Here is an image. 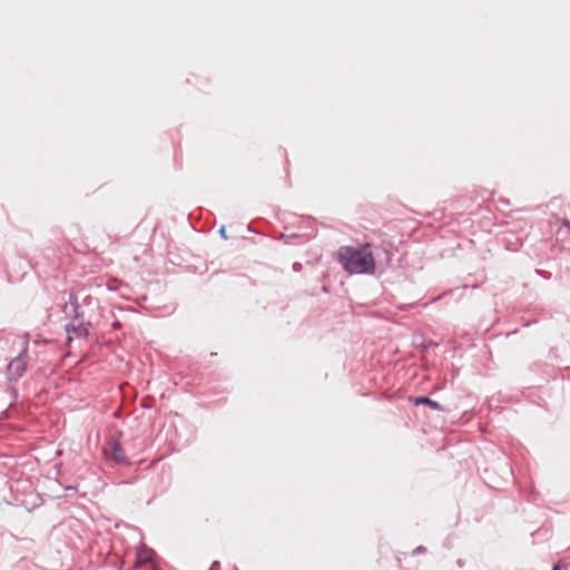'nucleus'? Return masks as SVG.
Wrapping results in <instances>:
<instances>
[{
	"mask_svg": "<svg viewBox=\"0 0 570 570\" xmlns=\"http://www.w3.org/2000/svg\"><path fill=\"white\" fill-rule=\"evenodd\" d=\"M384 256L385 264L391 265L392 253L384 247H376L375 252L371 243H363L358 246H341L336 253V259L342 268L350 275H374L376 262Z\"/></svg>",
	"mask_w": 570,
	"mask_h": 570,
	"instance_id": "1",
	"label": "nucleus"
},
{
	"mask_svg": "<svg viewBox=\"0 0 570 570\" xmlns=\"http://www.w3.org/2000/svg\"><path fill=\"white\" fill-rule=\"evenodd\" d=\"M122 435L124 433L118 431L108 439L102 448V456L111 466H129L131 464L120 441Z\"/></svg>",
	"mask_w": 570,
	"mask_h": 570,
	"instance_id": "2",
	"label": "nucleus"
},
{
	"mask_svg": "<svg viewBox=\"0 0 570 570\" xmlns=\"http://www.w3.org/2000/svg\"><path fill=\"white\" fill-rule=\"evenodd\" d=\"M28 345L29 343L24 342L22 351L14 358H12L7 366V377L10 382H17L27 370L26 357L28 353Z\"/></svg>",
	"mask_w": 570,
	"mask_h": 570,
	"instance_id": "3",
	"label": "nucleus"
},
{
	"mask_svg": "<svg viewBox=\"0 0 570 570\" xmlns=\"http://www.w3.org/2000/svg\"><path fill=\"white\" fill-rule=\"evenodd\" d=\"M62 311L67 317L71 318V322H83V311L77 295L72 291L68 292V301L65 302Z\"/></svg>",
	"mask_w": 570,
	"mask_h": 570,
	"instance_id": "4",
	"label": "nucleus"
},
{
	"mask_svg": "<svg viewBox=\"0 0 570 570\" xmlns=\"http://www.w3.org/2000/svg\"><path fill=\"white\" fill-rule=\"evenodd\" d=\"M88 325L90 323L80 322L78 324H75L73 322L67 323L65 325V331L67 333V337L69 341H72L75 338L83 337L86 338L89 335Z\"/></svg>",
	"mask_w": 570,
	"mask_h": 570,
	"instance_id": "5",
	"label": "nucleus"
},
{
	"mask_svg": "<svg viewBox=\"0 0 570 570\" xmlns=\"http://www.w3.org/2000/svg\"><path fill=\"white\" fill-rule=\"evenodd\" d=\"M409 401L411 404L416 405V406L425 405L435 411H444V406L441 403H439L435 400H432L431 397H429L426 395L411 396L409 399Z\"/></svg>",
	"mask_w": 570,
	"mask_h": 570,
	"instance_id": "6",
	"label": "nucleus"
},
{
	"mask_svg": "<svg viewBox=\"0 0 570 570\" xmlns=\"http://www.w3.org/2000/svg\"><path fill=\"white\" fill-rule=\"evenodd\" d=\"M154 556H155L154 550L148 549L147 547H141L137 550V554H136L137 561L136 562L138 564H145V563L151 562Z\"/></svg>",
	"mask_w": 570,
	"mask_h": 570,
	"instance_id": "7",
	"label": "nucleus"
},
{
	"mask_svg": "<svg viewBox=\"0 0 570 570\" xmlns=\"http://www.w3.org/2000/svg\"><path fill=\"white\" fill-rule=\"evenodd\" d=\"M436 346H438L436 342H434L433 340H425V338H423L422 343L419 344V347L421 348L422 352H426L430 348L436 347Z\"/></svg>",
	"mask_w": 570,
	"mask_h": 570,
	"instance_id": "8",
	"label": "nucleus"
},
{
	"mask_svg": "<svg viewBox=\"0 0 570 570\" xmlns=\"http://www.w3.org/2000/svg\"><path fill=\"white\" fill-rule=\"evenodd\" d=\"M304 236L299 235V234H296V233H292L289 235L287 234H282V238L285 239V243L286 244H292L295 239H298V238H303Z\"/></svg>",
	"mask_w": 570,
	"mask_h": 570,
	"instance_id": "9",
	"label": "nucleus"
},
{
	"mask_svg": "<svg viewBox=\"0 0 570 570\" xmlns=\"http://www.w3.org/2000/svg\"><path fill=\"white\" fill-rule=\"evenodd\" d=\"M552 570H568V566L560 560L553 564Z\"/></svg>",
	"mask_w": 570,
	"mask_h": 570,
	"instance_id": "10",
	"label": "nucleus"
},
{
	"mask_svg": "<svg viewBox=\"0 0 570 570\" xmlns=\"http://www.w3.org/2000/svg\"><path fill=\"white\" fill-rule=\"evenodd\" d=\"M535 273H537L538 275H540L541 277H543L544 279H550V278H551V276H552V274H551L550 272L544 271V269H538V268H537V269H535Z\"/></svg>",
	"mask_w": 570,
	"mask_h": 570,
	"instance_id": "11",
	"label": "nucleus"
},
{
	"mask_svg": "<svg viewBox=\"0 0 570 570\" xmlns=\"http://www.w3.org/2000/svg\"><path fill=\"white\" fill-rule=\"evenodd\" d=\"M426 552V548L424 546H417L413 551H412V556H419V554H422V553H425Z\"/></svg>",
	"mask_w": 570,
	"mask_h": 570,
	"instance_id": "12",
	"label": "nucleus"
},
{
	"mask_svg": "<svg viewBox=\"0 0 570 570\" xmlns=\"http://www.w3.org/2000/svg\"><path fill=\"white\" fill-rule=\"evenodd\" d=\"M153 402H154V400H153V399H145V400H142V402H141V406H142L144 409H149V407H151V403H153Z\"/></svg>",
	"mask_w": 570,
	"mask_h": 570,
	"instance_id": "13",
	"label": "nucleus"
},
{
	"mask_svg": "<svg viewBox=\"0 0 570 570\" xmlns=\"http://www.w3.org/2000/svg\"><path fill=\"white\" fill-rule=\"evenodd\" d=\"M66 491H67V495H72L77 492V487L76 485H68L66 487Z\"/></svg>",
	"mask_w": 570,
	"mask_h": 570,
	"instance_id": "14",
	"label": "nucleus"
},
{
	"mask_svg": "<svg viewBox=\"0 0 570 570\" xmlns=\"http://www.w3.org/2000/svg\"><path fill=\"white\" fill-rule=\"evenodd\" d=\"M218 233H219V235L222 236V238H224V239H227V238H228V236H227V232H226V227H225L224 225H222V226L219 227Z\"/></svg>",
	"mask_w": 570,
	"mask_h": 570,
	"instance_id": "15",
	"label": "nucleus"
},
{
	"mask_svg": "<svg viewBox=\"0 0 570 570\" xmlns=\"http://www.w3.org/2000/svg\"><path fill=\"white\" fill-rule=\"evenodd\" d=\"M208 570H220V562L217 560L213 561Z\"/></svg>",
	"mask_w": 570,
	"mask_h": 570,
	"instance_id": "16",
	"label": "nucleus"
},
{
	"mask_svg": "<svg viewBox=\"0 0 570 570\" xmlns=\"http://www.w3.org/2000/svg\"><path fill=\"white\" fill-rule=\"evenodd\" d=\"M559 351H560V347H558V346L557 347H552L550 350V354L556 356V357H559V354H558Z\"/></svg>",
	"mask_w": 570,
	"mask_h": 570,
	"instance_id": "17",
	"label": "nucleus"
},
{
	"mask_svg": "<svg viewBox=\"0 0 570 570\" xmlns=\"http://www.w3.org/2000/svg\"><path fill=\"white\" fill-rule=\"evenodd\" d=\"M293 269H294L295 272L301 271V269H302V264H301V263H298V262H295V263L293 264Z\"/></svg>",
	"mask_w": 570,
	"mask_h": 570,
	"instance_id": "18",
	"label": "nucleus"
},
{
	"mask_svg": "<svg viewBox=\"0 0 570 570\" xmlns=\"http://www.w3.org/2000/svg\"><path fill=\"white\" fill-rule=\"evenodd\" d=\"M499 202L502 203L503 205H509L510 204L509 199L504 198V197H500Z\"/></svg>",
	"mask_w": 570,
	"mask_h": 570,
	"instance_id": "19",
	"label": "nucleus"
},
{
	"mask_svg": "<svg viewBox=\"0 0 570 570\" xmlns=\"http://www.w3.org/2000/svg\"><path fill=\"white\" fill-rule=\"evenodd\" d=\"M562 225L570 232V220L564 219Z\"/></svg>",
	"mask_w": 570,
	"mask_h": 570,
	"instance_id": "20",
	"label": "nucleus"
},
{
	"mask_svg": "<svg viewBox=\"0 0 570 570\" xmlns=\"http://www.w3.org/2000/svg\"><path fill=\"white\" fill-rule=\"evenodd\" d=\"M456 564H458L459 568H462L464 566V560L458 559L456 560Z\"/></svg>",
	"mask_w": 570,
	"mask_h": 570,
	"instance_id": "21",
	"label": "nucleus"
},
{
	"mask_svg": "<svg viewBox=\"0 0 570 570\" xmlns=\"http://www.w3.org/2000/svg\"><path fill=\"white\" fill-rule=\"evenodd\" d=\"M563 350H568L569 354H570V345L564 347Z\"/></svg>",
	"mask_w": 570,
	"mask_h": 570,
	"instance_id": "22",
	"label": "nucleus"
}]
</instances>
